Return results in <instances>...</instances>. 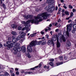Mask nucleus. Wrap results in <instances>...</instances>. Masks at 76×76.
Returning a JSON list of instances; mask_svg holds the SVG:
<instances>
[{
    "mask_svg": "<svg viewBox=\"0 0 76 76\" xmlns=\"http://www.w3.org/2000/svg\"><path fill=\"white\" fill-rule=\"evenodd\" d=\"M45 32H47L48 31V29H45Z\"/></svg>",
    "mask_w": 76,
    "mask_h": 76,
    "instance_id": "obj_63",
    "label": "nucleus"
},
{
    "mask_svg": "<svg viewBox=\"0 0 76 76\" xmlns=\"http://www.w3.org/2000/svg\"><path fill=\"white\" fill-rule=\"evenodd\" d=\"M73 13L72 12L70 14V18H72V17H73Z\"/></svg>",
    "mask_w": 76,
    "mask_h": 76,
    "instance_id": "obj_32",
    "label": "nucleus"
},
{
    "mask_svg": "<svg viewBox=\"0 0 76 76\" xmlns=\"http://www.w3.org/2000/svg\"><path fill=\"white\" fill-rule=\"evenodd\" d=\"M45 36L47 38V39H48V37H49V35H48V34H46L45 35Z\"/></svg>",
    "mask_w": 76,
    "mask_h": 76,
    "instance_id": "obj_43",
    "label": "nucleus"
},
{
    "mask_svg": "<svg viewBox=\"0 0 76 76\" xmlns=\"http://www.w3.org/2000/svg\"><path fill=\"white\" fill-rule=\"evenodd\" d=\"M11 76H15V74H11Z\"/></svg>",
    "mask_w": 76,
    "mask_h": 76,
    "instance_id": "obj_64",
    "label": "nucleus"
},
{
    "mask_svg": "<svg viewBox=\"0 0 76 76\" xmlns=\"http://www.w3.org/2000/svg\"><path fill=\"white\" fill-rule=\"evenodd\" d=\"M22 49V48L20 47H18V48H17V50H18V51H20Z\"/></svg>",
    "mask_w": 76,
    "mask_h": 76,
    "instance_id": "obj_22",
    "label": "nucleus"
},
{
    "mask_svg": "<svg viewBox=\"0 0 76 76\" xmlns=\"http://www.w3.org/2000/svg\"><path fill=\"white\" fill-rule=\"evenodd\" d=\"M13 50H14V54H17L18 53V50H17V49L15 47H14L13 49Z\"/></svg>",
    "mask_w": 76,
    "mask_h": 76,
    "instance_id": "obj_13",
    "label": "nucleus"
},
{
    "mask_svg": "<svg viewBox=\"0 0 76 76\" xmlns=\"http://www.w3.org/2000/svg\"><path fill=\"white\" fill-rule=\"evenodd\" d=\"M42 44H43V45H44L45 44H46V42H42Z\"/></svg>",
    "mask_w": 76,
    "mask_h": 76,
    "instance_id": "obj_40",
    "label": "nucleus"
},
{
    "mask_svg": "<svg viewBox=\"0 0 76 76\" xmlns=\"http://www.w3.org/2000/svg\"><path fill=\"white\" fill-rule=\"evenodd\" d=\"M25 29H26V28L25 27H24L22 29V31H24V30H25Z\"/></svg>",
    "mask_w": 76,
    "mask_h": 76,
    "instance_id": "obj_54",
    "label": "nucleus"
},
{
    "mask_svg": "<svg viewBox=\"0 0 76 76\" xmlns=\"http://www.w3.org/2000/svg\"><path fill=\"white\" fill-rule=\"evenodd\" d=\"M25 35H26V34L24 33L22 36L20 35L18 36L17 37H16L17 39V40H19L22 38H23V37H24Z\"/></svg>",
    "mask_w": 76,
    "mask_h": 76,
    "instance_id": "obj_4",
    "label": "nucleus"
},
{
    "mask_svg": "<svg viewBox=\"0 0 76 76\" xmlns=\"http://www.w3.org/2000/svg\"><path fill=\"white\" fill-rule=\"evenodd\" d=\"M22 28L20 26H19L18 27V30H21V29H22Z\"/></svg>",
    "mask_w": 76,
    "mask_h": 76,
    "instance_id": "obj_36",
    "label": "nucleus"
},
{
    "mask_svg": "<svg viewBox=\"0 0 76 76\" xmlns=\"http://www.w3.org/2000/svg\"><path fill=\"white\" fill-rule=\"evenodd\" d=\"M72 12H75V9H73L72 10Z\"/></svg>",
    "mask_w": 76,
    "mask_h": 76,
    "instance_id": "obj_61",
    "label": "nucleus"
},
{
    "mask_svg": "<svg viewBox=\"0 0 76 76\" xmlns=\"http://www.w3.org/2000/svg\"><path fill=\"white\" fill-rule=\"evenodd\" d=\"M70 45H71V43H70V42L69 41H67L66 44V47H70Z\"/></svg>",
    "mask_w": 76,
    "mask_h": 76,
    "instance_id": "obj_10",
    "label": "nucleus"
},
{
    "mask_svg": "<svg viewBox=\"0 0 76 76\" xmlns=\"http://www.w3.org/2000/svg\"><path fill=\"white\" fill-rule=\"evenodd\" d=\"M45 9L47 10L48 12H53L55 9V7H50V6H48L46 7Z\"/></svg>",
    "mask_w": 76,
    "mask_h": 76,
    "instance_id": "obj_3",
    "label": "nucleus"
},
{
    "mask_svg": "<svg viewBox=\"0 0 76 76\" xmlns=\"http://www.w3.org/2000/svg\"><path fill=\"white\" fill-rule=\"evenodd\" d=\"M72 26V24H70L69 25H66V30L68 31V29L71 28Z\"/></svg>",
    "mask_w": 76,
    "mask_h": 76,
    "instance_id": "obj_12",
    "label": "nucleus"
},
{
    "mask_svg": "<svg viewBox=\"0 0 76 76\" xmlns=\"http://www.w3.org/2000/svg\"><path fill=\"white\" fill-rule=\"evenodd\" d=\"M17 25L15 24H12L11 25V27L12 28H17Z\"/></svg>",
    "mask_w": 76,
    "mask_h": 76,
    "instance_id": "obj_15",
    "label": "nucleus"
},
{
    "mask_svg": "<svg viewBox=\"0 0 76 76\" xmlns=\"http://www.w3.org/2000/svg\"><path fill=\"white\" fill-rule=\"evenodd\" d=\"M25 72V71H24V70H22L21 71V73H24Z\"/></svg>",
    "mask_w": 76,
    "mask_h": 76,
    "instance_id": "obj_47",
    "label": "nucleus"
},
{
    "mask_svg": "<svg viewBox=\"0 0 76 76\" xmlns=\"http://www.w3.org/2000/svg\"><path fill=\"white\" fill-rule=\"evenodd\" d=\"M72 21V20H68V23H70V22H71Z\"/></svg>",
    "mask_w": 76,
    "mask_h": 76,
    "instance_id": "obj_62",
    "label": "nucleus"
},
{
    "mask_svg": "<svg viewBox=\"0 0 76 76\" xmlns=\"http://www.w3.org/2000/svg\"><path fill=\"white\" fill-rule=\"evenodd\" d=\"M23 33H24V32H23V31H19V34L20 35H21L22 34H23Z\"/></svg>",
    "mask_w": 76,
    "mask_h": 76,
    "instance_id": "obj_28",
    "label": "nucleus"
},
{
    "mask_svg": "<svg viewBox=\"0 0 76 76\" xmlns=\"http://www.w3.org/2000/svg\"><path fill=\"white\" fill-rule=\"evenodd\" d=\"M73 29L74 31H76V24H75L73 26Z\"/></svg>",
    "mask_w": 76,
    "mask_h": 76,
    "instance_id": "obj_21",
    "label": "nucleus"
},
{
    "mask_svg": "<svg viewBox=\"0 0 76 76\" xmlns=\"http://www.w3.org/2000/svg\"><path fill=\"white\" fill-rule=\"evenodd\" d=\"M69 31V32L71 31V28H69L68 29Z\"/></svg>",
    "mask_w": 76,
    "mask_h": 76,
    "instance_id": "obj_60",
    "label": "nucleus"
},
{
    "mask_svg": "<svg viewBox=\"0 0 76 76\" xmlns=\"http://www.w3.org/2000/svg\"><path fill=\"white\" fill-rule=\"evenodd\" d=\"M48 45H52V46H54V42L52 40H50L48 42Z\"/></svg>",
    "mask_w": 76,
    "mask_h": 76,
    "instance_id": "obj_5",
    "label": "nucleus"
},
{
    "mask_svg": "<svg viewBox=\"0 0 76 76\" xmlns=\"http://www.w3.org/2000/svg\"><path fill=\"white\" fill-rule=\"evenodd\" d=\"M39 67H41V64H40L39 65Z\"/></svg>",
    "mask_w": 76,
    "mask_h": 76,
    "instance_id": "obj_59",
    "label": "nucleus"
},
{
    "mask_svg": "<svg viewBox=\"0 0 76 76\" xmlns=\"http://www.w3.org/2000/svg\"><path fill=\"white\" fill-rule=\"evenodd\" d=\"M28 58H31V56L29 55V54L28 55Z\"/></svg>",
    "mask_w": 76,
    "mask_h": 76,
    "instance_id": "obj_57",
    "label": "nucleus"
},
{
    "mask_svg": "<svg viewBox=\"0 0 76 76\" xmlns=\"http://www.w3.org/2000/svg\"><path fill=\"white\" fill-rule=\"evenodd\" d=\"M65 13L66 15H69V13L67 11H65Z\"/></svg>",
    "mask_w": 76,
    "mask_h": 76,
    "instance_id": "obj_30",
    "label": "nucleus"
},
{
    "mask_svg": "<svg viewBox=\"0 0 76 76\" xmlns=\"http://www.w3.org/2000/svg\"><path fill=\"white\" fill-rule=\"evenodd\" d=\"M26 29L27 30V32H29L30 31V28H29L28 26H25Z\"/></svg>",
    "mask_w": 76,
    "mask_h": 76,
    "instance_id": "obj_16",
    "label": "nucleus"
},
{
    "mask_svg": "<svg viewBox=\"0 0 76 76\" xmlns=\"http://www.w3.org/2000/svg\"><path fill=\"white\" fill-rule=\"evenodd\" d=\"M56 10H58V7H56L55 8Z\"/></svg>",
    "mask_w": 76,
    "mask_h": 76,
    "instance_id": "obj_56",
    "label": "nucleus"
},
{
    "mask_svg": "<svg viewBox=\"0 0 76 76\" xmlns=\"http://www.w3.org/2000/svg\"><path fill=\"white\" fill-rule=\"evenodd\" d=\"M40 33L41 34H42V35H43V34H44V32L42 31H41L40 32Z\"/></svg>",
    "mask_w": 76,
    "mask_h": 76,
    "instance_id": "obj_48",
    "label": "nucleus"
},
{
    "mask_svg": "<svg viewBox=\"0 0 76 76\" xmlns=\"http://www.w3.org/2000/svg\"><path fill=\"white\" fill-rule=\"evenodd\" d=\"M66 31V30H64L63 33L64 35H67V37H69V31Z\"/></svg>",
    "mask_w": 76,
    "mask_h": 76,
    "instance_id": "obj_8",
    "label": "nucleus"
},
{
    "mask_svg": "<svg viewBox=\"0 0 76 76\" xmlns=\"http://www.w3.org/2000/svg\"><path fill=\"white\" fill-rule=\"evenodd\" d=\"M68 58V57H67L66 56H64V59H65V60H67Z\"/></svg>",
    "mask_w": 76,
    "mask_h": 76,
    "instance_id": "obj_34",
    "label": "nucleus"
},
{
    "mask_svg": "<svg viewBox=\"0 0 76 76\" xmlns=\"http://www.w3.org/2000/svg\"><path fill=\"white\" fill-rule=\"evenodd\" d=\"M3 47V45L1 44V43L0 42V48H1Z\"/></svg>",
    "mask_w": 76,
    "mask_h": 76,
    "instance_id": "obj_45",
    "label": "nucleus"
},
{
    "mask_svg": "<svg viewBox=\"0 0 76 76\" xmlns=\"http://www.w3.org/2000/svg\"><path fill=\"white\" fill-rule=\"evenodd\" d=\"M36 34H37V33H34L33 34H32L30 35V36H31V37H34V36H35Z\"/></svg>",
    "mask_w": 76,
    "mask_h": 76,
    "instance_id": "obj_24",
    "label": "nucleus"
},
{
    "mask_svg": "<svg viewBox=\"0 0 76 76\" xmlns=\"http://www.w3.org/2000/svg\"><path fill=\"white\" fill-rule=\"evenodd\" d=\"M57 35L54 34L52 38V41H56L57 39Z\"/></svg>",
    "mask_w": 76,
    "mask_h": 76,
    "instance_id": "obj_6",
    "label": "nucleus"
},
{
    "mask_svg": "<svg viewBox=\"0 0 76 76\" xmlns=\"http://www.w3.org/2000/svg\"><path fill=\"white\" fill-rule=\"evenodd\" d=\"M12 41H9L7 42L6 44L8 45V46H9L8 47H10V44H11V42Z\"/></svg>",
    "mask_w": 76,
    "mask_h": 76,
    "instance_id": "obj_19",
    "label": "nucleus"
},
{
    "mask_svg": "<svg viewBox=\"0 0 76 76\" xmlns=\"http://www.w3.org/2000/svg\"><path fill=\"white\" fill-rule=\"evenodd\" d=\"M39 42H37L35 41H32L28 45L27 49L28 52L31 53L32 51V47L35 46L36 45H39Z\"/></svg>",
    "mask_w": 76,
    "mask_h": 76,
    "instance_id": "obj_2",
    "label": "nucleus"
},
{
    "mask_svg": "<svg viewBox=\"0 0 76 76\" xmlns=\"http://www.w3.org/2000/svg\"><path fill=\"white\" fill-rule=\"evenodd\" d=\"M49 61H54V59L53 58H50L49 59Z\"/></svg>",
    "mask_w": 76,
    "mask_h": 76,
    "instance_id": "obj_33",
    "label": "nucleus"
},
{
    "mask_svg": "<svg viewBox=\"0 0 76 76\" xmlns=\"http://www.w3.org/2000/svg\"><path fill=\"white\" fill-rule=\"evenodd\" d=\"M3 7L4 8V9H6V5L4 4H3Z\"/></svg>",
    "mask_w": 76,
    "mask_h": 76,
    "instance_id": "obj_35",
    "label": "nucleus"
},
{
    "mask_svg": "<svg viewBox=\"0 0 76 76\" xmlns=\"http://www.w3.org/2000/svg\"><path fill=\"white\" fill-rule=\"evenodd\" d=\"M48 30L49 31H51V28H50L49 27H48Z\"/></svg>",
    "mask_w": 76,
    "mask_h": 76,
    "instance_id": "obj_53",
    "label": "nucleus"
},
{
    "mask_svg": "<svg viewBox=\"0 0 76 76\" xmlns=\"http://www.w3.org/2000/svg\"><path fill=\"white\" fill-rule=\"evenodd\" d=\"M63 64V62H61L59 63H57L56 64V65L57 66H59V65H60V64Z\"/></svg>",
    "mask_w": 76,
    "mask_h": 76,
    "instance_id": "obj_25",
    "label": "nucleus"
},
{
    "mask_svg": "<svg viewBox=\"0 0 76 76\" xmlns=\"http://www.w3.org/2000/svg\"><path fill=\"white\" fill-rule=\"evenodd\" d=\"M21 51L22 53H25L26 51V47L24 46H23L21 48Z\"/></svg>",
    "mask_w": 76,
    "mask_h": 76,
    "instance_id": "obj_9",
    "label": "nucleus"
},
{
    "mask_svg": "<svg viewBox=\"0 0 76 76\" xmlns=\"http://www.w3.org/2000/svg\"><path fill=\"white\" fill-rule=\"evenodd\" d=\"M4 47H7V46H8V45H7V44H4Z\"/></svg>",
    "mask_w": 76,
    "mask_h": 76,
    "instance_id": "obj_46",
    "label": "nucleus"
},
{
    "mask_svg": "<svg viewBox=\"0 0 76 76\" xmlns=\"http://www.w3.org/2000/svg\"><path fill=\"white\" fill-rule=\"evenodd\" d=\"M63 7L64 8V9H67V7L66 6H64Z\"/></svg>",
    "mask_w": 76,
    "mask_h": 76,
    "instance_id": "obj_49",
    "label": "nucleus"
},
{
    "mask_svg": "<svg viewBox=\"0 0 76 76\" xmlns=\"http://www.w3.org/2000/svg\"><path fill=\"white\" fill-rule=\"evenodd\" d=\"M59 58L60 60H63V57L62 56H60Z\"/></svg>",
    "mask_w": 76,
    "mask_h": 76,
    "instance_id": "obj_39",
    "label": "nucleus"
},
{
    "mask_svg": "<svg viewBox=\"0 0 76 76\" xmlns=\"http://www.w3.org/2000/svg\"><path fill=\"white\" fill-rule=\"evenodd\" d=\"M70 18H71V17H70L69 16V17H68V18H66V20H69V19H70Z\"/></svg>",
    "mask_w": 76,
    "mask_h": 76,
    "instance_id": "obj_52",
    "label": "nucleus"
},
{
    "mask_svg": "<svg viewBox=\"0 0 76 76\" xmlns=\"http://www.w3.org/2000/svg\"><path fill=\"white\" fill-rule=\"evenodd\" d=\"M16 74L17 75H18L19 74V72L17 71V72H16Z\"/></svg>",
    "mask_w": 76,
    "mask_h": 76,
    "instance_id": "obj_51",
    "label": "nucleus"
},
{
    "mask_svg": "<svg viewBox=\"0 0 76 76\" xmlns=\"http://www.w3.org/2000/svg\"><path fill=\"white\" fill-rule=\"evenodd\" d=\"M61 22V20L60 19H59L58 21V22Z\"/></svg>",
    "mask_w": 76,
    "mask_h": 76,
    "instance_id": "obj_58",
    "label": "nucleus"
},
{
    "mask_svg": "<svg viewBox=\"0 0 76 76\" xmlns=\"http://www.w3.org/2000/svg\"><path fill=\"white\" fill-rule=\"evenodd\" d=\"M48 16V14H47V12H44L42 14H39L37 16H34V18L35 20H28L26 22L24 21H21V23L22 24H24L26 25H28L29 23V22H31V23H35L37 25L39 24V22H41L42 20V18L44 19H47V17Z\"/></svg>",
    "mask_w": 76,
    "mask_h": 76,
    "instance_id": "obj_1",
    "label": "nucleus"
},
{
    "mask_svg": "<svg viewBox=\"0 0 76 76\" xmlns=\"http://www.w3.org/2000/svg\"><path fill=\"white\" fill-rule=\"evenodd\" d=\"M12 40V38L9 37L8 38V40L10 41H11Z\"/></svg>",
    "mask_w": 76,
    "mask_h": 76,
    "instance_id": "obj_38",
    "label": "nucleus"
},
{
    "mask_svg": "<svg viewBox=\"0 0 76 76\" xmlns=\"http://www.w3.org/2000/svg\"><path fill=\"white\" fill-rule=\"evenodd\" d=\"M61 26V25L60 24H59L57 26V27H58V28H60Z\"/></svg>",
    "mask_w": 76,
    "mask_h": 76,
    "instance_id": "obj_55",
    "label": "nucleus"
},
{
    "mask_svg": "<svg viewBox=\"0 0 76 76\" xmlns=\"http://www.w3.org/2000/svg\"><path fill=\"white\" fill-rule=\"evenodd\" d=\"M16 44V42H15V43H11L10 44V46L8 47L9 49L8 50H10V48H11V47H15V44Z\"/></svg>",
    "mask_w": 76,
    "mask_h": 76,
    "instance_id": "obj_7",
    "label": "nucleus"
},
{
    "mask_svg": "<svg viewBox=\"0 0 76 76\" xmlns=\"http://www.w3.org/2000/svg\"><path fill=\"white\" fill-rule=\"evenodd\" d=\"M18 40V39H17V38H15L14 39H13L12 40V41L13 42L15 43V42H17L16 41H17Z\"/></svg>",
    "mask_w": 76,
    "mask_h": 76,
    "instance_id": "obj_17",
    "label": "nucleus"
},
{
    "mask_svg": "<svg viewBox=\"0 0 76 76\" xmlns=\"http://www.w3.org/2000/svg\"><path fill=\"white\" fill-rule=\"evenodd\" d=\"M49 64H50V66H52V67L54 66V64L52 62H50Z\"/></svg>",
    "mask_w": 76,
    "mask_h": 76,
    "instance_id": "obj_26",
    "label": "nucleus"
},
{
    "mask_svg": "<svg viewBox=\"0 0 76 76\" xmlns=\"http://www.w3.org/2000/svg\"><path fill=\"white\" fill-rule=\"evenodd\" d=\"M4 69V66H3L2 65H1L0 66V69L1 70H3Z\"/></svg>",
    "mask_w": 76,
    "mask_h": 76,
    "instance_id": "obj_29",
    "label": "nucleus"
},
{
    "mask_svg": "<svg viewBox=\"0 0 76 76\" xmlns=\"http://www.w3.org/2000/svg\"><path fill=\"white\" fill-rule=\"evenodd\" d=\"M27 17L29 19H32L33 18V16L31 15H28L27 16Z\"/></svg>",
    "mask_w": 76,
    "mask_h": 76,
    "instance_id": "obj_20",
    "label": "nucleus"
},
{
    "mask_svg": "<svg viewBox=\"0 0 76 76\" xmlns=\"http://www.w3.org/2000/svg\"><path fill=\"white\" fill-rule=\"evenodd\" d=\"M32 72H28V75H30V74H32Z\"/></svg>",
    "mask_w": 76,
    "mask_h": 76,
    "instance_id": "obj_50",
    "label": "nucleus"
},
{
    "mask_svg": "<svg viewBox=\"0 0 76 76\" xmlns=\"http://www.w3.org/2000/svg\"><path fill=\"white\" fill-rule=\"evenodd\" d=\"M4 75H5V76H9V74L6 72H4Z\"/></svg>",
    "mask_w": 76,
    "mask_h": 76,
    "instance_id": "obj_23",
    "label": "nucleus"
},
{
    "mask_svg": "<svg viewBox=\"0 0 76 76\" xmlns=\"http://www.w3.org/2000/svg\"><path fill=\"white\" fill-rule=\"evenodd\" d=\"M12 34L14 35H16V32L15 31H12Z\"/></svg>",
    "mask_w": 76,
    "mask_h": 76,
    "instance_id": "obj_27",
    "label": "nucleus"
},
{
    "mask_svg": "<svg viewBox=\"0 0 76 76\" xmlns=\"http://www.w3.org/2000/svg\"><path fill=\"white\" fill-rule=\"evenodd\" d=\"M24 73L26 75H29L28 72H26Z\"/></svg>",
    "mask_w": 76,
    "mask_h": 76,
    "instance_id": "obj_44",
    "label": "nucleus"
},
{
    "mask_svg": "<svg viewBox=\"0 0 76 76\" xmlns=\"http://www.w3.org/2000/svg\"><path fill=\"white\" fill-rule=\"evenodd\" d=\"M64 16H65V14L64 13H62V17H63Z\"/></svg>",
    "mask_w": 76,
    "mask_h": 76,
    "instance_id": "obj_41",
    "label": "nucleus"
},
{
    "mask_svg": "<svg viewBox=\"0 0 76 76\" xmlns=\"http://www.w3.org/2000/svg\"><path fill=\"white\" fill-rule=\"evenodd\" d=\"M12 39H14L15 38V36H12Z\"/></svg>",
    "mask_w": 76,
    "mask_h": 76,
    "instance_id": "obj_42",
    "label": "nucleus"
},
{
    "mask_svg": "<svg viewBox=\"0 0 76 76\" xmlns=\"http://www.w3.org/2000/svg\"><path fill=\"white\" fill-rule=\"evenodd\" d=\"M61 38L62 39L64 42H65V41H66V39L64 37V36H61Z\"/></svg>",
    "mask_w": 76,
    "mask_h": 76,
    "instance_id": "obj_18",
    "label": "nucleus"
},
{
    "mask_svg": "<svg viewBox=\"0 0 76 76\" xmlns=\"http://www.w3.org/2000/svg\"><path fill=\"white\" fill-rule=\"evenodd\" d=\"M69 8L70 9H73V7H72V6L70 5H69Z\"/></svg>",
    "mask_w": 76,
    "mask_h": 76,
    "instance_id": "obj_37",
    "label": "nucleus"
},
{
    "mask_svg": "<svg viewBox=\"0 0 76 76\" xmlns=\"http://www.w3.org/2000/svg\"><path fill=\"white\" fill-rule=\"evenodd\" d=\"M57 47L58 48H59L60 46V43L58 42V40L57 39V43L56 44Z\"/></svg>",
    "mask_w": 76,
    "mask_h": 76,
    "instance_id": "obj_14",
    "label": "nucleus"
},
{
    "mask_svg": "<svg viewBox=\"0 0 76 76\" xmlns=\"http://www.w3.org/2000/svg\"><path fill=\"white\" fill-rule=\"evenodd\" d=\"M15 46L14 47L17 49L20 46V43L16 42V43L15 44Z\"/></svg>",
    "mask_w": 76,
    "mask_h": 76,
    "instance_id": "obj_11",
    "label": "nucleus"
},
{
    "mask_svg": "<svg viewBox=\"0 0 76 76\" xmlns=\"http://www.w3.org/2000/svg\"><path fill=\"white\" fill-rule=\"evenodd\" d=\"M51 1L50 0H47V3H51Z\"/></svg>",
    "mask_w": 76,
    "mask_h": 76,
    "instance_id": "obj_31",
    "label": "nucleus"
}]
</instances>
